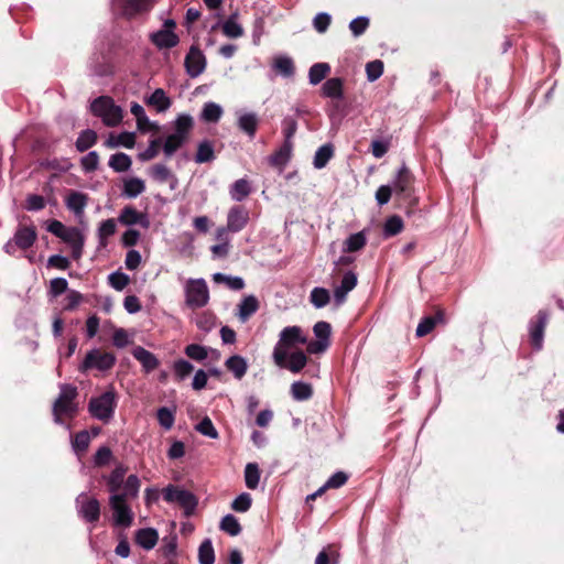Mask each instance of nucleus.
<instances>
[{"instance_id":"f257e3e1","label":"nucleus","mask_w":564,"mask_h":564,"mask_svg":"<svg viewBox=\"0 0 564 564\" xmlns=\"http://www.w3.org/2000/svg\"><path fill=\"white\" fill-rule=\"evenodd\" d=\"M78 390L75 386L63 383L59 386V394L53 403L52 412L54 422L63 423V417L74 419L78 412L76 399Z\"/></svg>"},{"instance_id":"f03ea898","label":"nucleus","mask_w":564,"mask_h":564,"mask_svg":"<svg viewBox=\"0 0 564 564\" xmlns=\"http://www.w3.org/2000/svg\"><path fill=\"white\" fill-rule=\"evenodd\" d=\"M90 111L94 116L101 118L107 127H116L122 120V109L117 106L109 96H100L90 105Z\"/></svg>"},{"instance_id":"7ed1b4c3","label":"nucleus","mask_w":564,"mask_h":564,"mask_svg":"<svg viewBox=\"0 0 564 564\" xmlns=\"http://www.w3.org/2000/svg\"><path fill=\"white\" fill-rule=\"evenodd\" d=\"M117 408V394L110 389L99 397H94L88 402V412L95 419L107 423L115 414Z\"/></svg>"},{"instance_id":"20e7f679","label":"nucleus","mask_w":564,"mask_h":564,"mask_svg":"<svg viewBox=\"0 0 564 564\" xmlns=\"http://www.w3.org/2000/svg\"><path fill=\"white\" fill-rule=\"evenodd\" d=\"M163 498L166 502H176L182 507L186 517L192 516L198 505V500L194 494L174 485H169L163 490Z\"/></svg>"},{"instance_id":"39448f33","label":"nucleus","mask_w":564,"mask_h":564,"mask_svg":"<svg viewBox=\"0 0 564 564\" xmlns=\"http://www.w3.org/2000/svg\"><path fill=\"white\" fill-rule=\"evenodd\" d=\"M37 232L34 226L20 225L12 239L3 247L4 251L13 256L18 249L28 250L36 241Z\"/></svg>"},{"instance_id":"423d86ee","label":"nucleus","mask_w":564,"mask_h":564,"mask_svg":"<svg viewBox=\"0 0 564 564\" xmlns=\"http://www.w3.org/2000/svg\"><path fill=\"white\" fill-rule=\"evenodd\" d=\"M116 356L112 352L102 351L101 349L89 350L79 366V371L86 372L90 369L99 371H108L116 364Z\"/></svg>"},{"instance_id":"0eeeda50","label":"nucleus","mask_w":564,"mask_h":564,"mask_svg":"<svg viewBox=\"0 0 564 564\" xmlns=\"http://www.w3.org/2000/svg\"><path fill=\"white\" fill-rule=\"evenodd\" d=\"M272 358L279 368L288 369L293 373L301 372L308 361V358L303 350H296L289 355V352H282L279 349H273Z\"/></svg>"},{"instance_id":"6e6552de","label":"nucleus","mask_w":564,"mask_h":564,"mask_svg":"<svg viewBox=\"0 0 564 564\" xmlns=\"http://www.w3.org/2000/svg\"><path fill=\"white\" fill-rule=\"evenodd\" d=\"M156 2L158 0H113L120 14L128 20L148 14Z\"/></svg>"},{"instance_id":"1a4fd4ad","label":"nucleus","mask_w":564,"mask_h":564,"mask_svg":"<svg viewBox=\"0 0 564 564\" xmlns=\"http://www.w3.org/2000/svg\"><path fill=\"white\" fill-rule=\"evenodd\" d=\"M414 181L415 177L413 173L405 163H403L397 172L391 186L397 197L401 199H412L414 193Z\"/></svg>"},{"instance_id":"9d476101","label":"nucleus","mask_w":564,"mask_h":564,"mask_svg":"<svg viewBox=\"0 0 564 564\" xmlns=\"http://www.w3.org/2000/svg\"><path fill=\"white\" fill-rule=\"evenodd\" d=\"M209 300V292L203 279L191 280L186 286V304L192 308L205 306Z\"/></svg>"},{"instance_id":"9b49d317","label":"nucleus","mask_w":564,"mask_h":564,"mask_svg":"<svg viewBox=\"0 0 564 564\" xmlns=\"http://www.w3.org/2000/svg\"><path fill=\"white\" fill-rule=\"evenodd\" d=\"M307 343V338L303 335L300 326H288L280 333L279 341L274 349H279L282 352H288L289 349L296 347L297 345H304Z\"/></svg>"},{"instance_id":"f8f14e48","label":"nucleus","mask_w":564,"mask_h":564,"mask_svg":"<svg viewBox=\"0 0 564 564\" xmlns=\"http://www.w3.org/2000/svg\"><path fill=\"white\" fill-rule=\"evenodd\" d=\"M549 322V313L540 310L530 322V344L535 350L543 346L544 332Z\"/></svg>"},{"instance_id":"ddd939ff","label":"nucleus","mask_w":564,"mask_h":564,"mask_svg":"<svg viewBox=\"0 0 564 564\" xmlns=\"http://www.w3.org/2000/svg\"><path fill=\"white\" fill-rule=\"evenodd\" d=\"M109 503L113 511L115 524L122 528H129L133 521V513L127 505V500H123L122 496H111Z\"/></svg>"},{"instance_id":"4468645a","label":"nucleus","mask_w":564,"mask_h":564,"mask_svg":"<svg viewBox=\"0 0 564 564\" xmlns=\"http://www.w3.org/2000/svg\"><path fill=\"white\" fill-rule=\"evenodd\" d=\"M207 61L203 52L196 45H192L185 56L184 66L189 77L195 78L204 73Z\"/></svg>"},{"instance_id":"2eb2a0df","label":"nucleus","mask_w":564,"mask_h":564,"mask_svg":"<svg viewBox=\"0 0 564 564\" xmlns=\"http://www.w3.org/2000/svg\"><path fill=\"white\" fill-rule=\"evenodd\" d=\"M78 512L88 523H96L100 518V503L96 498L82 494L77 498Z\"/></svg>"},{"instance_id":"dca6fc26","label":"nucleus","mask_w":564,"mask_h":564,"mask_svg":"<svg viewBox=\"0 0 564 564\" xmlns=\"http://www.w3.org/2000/svg\"><path fill=\"white\" fill-rule=\"evenodd\" d=\"M249 221V212L245 206H232L227 215V229L231 232L241 231Z\"/></svg>"},{"instance_id":"f3484780","label":"nucleus","mask_w":564,"mask_h":564,"mask_svg":"<svg viewBox=\"0 0 564 564\" xmlns=\"http://www.w3.org/2000/svg\"><path fill=\"white\" fill-rule=\"evenodd\" d=\"M118 220L124 226L140 225L143 228H148L150 225L147 214L138 212L131 205L124 206L121 209Z\"/></svg>"},{"instance_id":"a211bd4d","label":"nucleus","mask_w":564,"mask_h":564,"mask_svg":"<svg viewBox=\"0 0 564 564\" xmlns=\"http://www.w3.org/2000/svg\"><path fill=\"white\" fill-rule=\"evenodd\" d=\"M357 285V274L352 271H347L341 281L334 290V299L337 305L343 304L346 301L347 294L352 291Z\"/></svg>"},{"instance_id":"6ab92c4d","label":"nucleus","mask_w":564,"mask_h":564,"mask_svg":"<svg viewBox=\"0 0 564 564\" xmlns=\"http://www.w3.org/2000/svg\"><path fill=\"white\" fill-rule=\"evenodd\" d=\"M151 42L160 50L172 48L180 42V37L174 31L160 30L150 35Z\"/></svg>"},{"instance_id":"aec40b11","label":"nucleus","mask_w":564,"mask_h":564,"mask_svg":"<svg viewBox=\"0 0 564 564\" xmlns=\"http://www.w3.org/2000/svg\"><path fill=\"white\" fill-rule=\"evenodd\" d=\"M260 307L254 295H248L238 304L237 316L240 322L246 323Z\"/></svg>"},{"instance_id":"412c9836","label":"nucleus","mask_w":564,"mask_h":564,"mask_svg":"<svg viewBox=\"0 0 564 564\" xmlns=\"http://www.w3.org/2000/svg\"><path fill=\"white\" fill-rule=\"evenodd\" d=\"M132 355L142 365L145 372L153 371L160 365V361L155 355L143 347H137Z\"/></svg>"},{"instance_id":"4be33fe9","label":"nucleus","mask_w":564,"mask_h":564,"mask_svg":"<svg viewBox=\"0 0 564 564\" xmlns=\"http://www.w3.org/2000/svg\"><path fill=\"white\" fill-rule=\"evenodd\" d=\"M66 206L68 209L80 216L88 203V195L77 191H70L66 197Z\"/></svg>"},{"instance_id":"5701e85b","label":"nucleus","mask_w":564,"mask_h":564,"mask_svg":"<svg viewBox=\"0 0 564 564\" xmlns=\"http://www.w3.org/2000/svg\"><path fill=\"white\" fill-rule=\"evenodd\" d=\"M444 321V312L438 310L434 315L425 316L416 327V336L424 337L430 334L438 323Z\"/></svg>"},{"instance_id":"b1692460","label":"nucleus","mask_w":564,"mask_h":564,"mask_svg":"<svg viewBox=\"0 0 564 564\" xmlns=\"http://www.w3.org/2000/svg\"><path fill=\"white\" fill-rule=\"evenodd\" d=\"M159 541V533L153 528L139 529L135 532V542L145 550H152Z\"/></svg>"},{"instance_id":"393cba45","label":"nucleus","mask_w":564,"mask_h":564,"mask_svg":"<svg viewBox=\"0 0 564 564\" xmlns=\"http://www.w3.org/2000/svg\"><path fill=\"white\" fill-rule=\"evenodd\" d=\"M322 95L332 99L344 97V80L339 77L328 78L322 86Z\"/></svg>"},{"instance_id":"a878e982","label":"nucleus","mask_w":564,"mask_h":564,"mask_svg":"<svg viewBox=\"0 0 564 564\" xmlns=\"http://www.w3.org/2000/svg\"><path fill=\"white\" fill-rule=\"evenodd\" d=\"M128 471V467L123 464H119L108 477H105L107 480L108 490L115 495L118 494L119 489L123 485L124 476Z\"/></svg>"},{"instance_id":"bb28decb","label":"nucleus","mask_w":564,"mask_h":564,"mask_svg":"<svg viewBox=\"0 0 564 564\" xmlns=\"http://www.w3.org/2000/svg\"><path fill=\"white\" fill-rule=\"evenodd\" d=\"M293 150V142H283L279 150L272 153L269 158V162L272 166L283 167L291 159Z\"/></svg>"},{"instance_id":"cd10ccee","label":"nucleus","mask_w":564,"mask_h":564,"mask_svg":"<svg viewBox=\"0 0 564 564\" xmlns=\"http://www.w3.org/2000/svg\"><path fill=\"white\" fill-rule=\"evenodd\" d=\"M228 371L232 372L236 379L240 380L248 370L246 359L239 355H234L225 361Z\"/></svg>"},{"instance_id":"c85d7f7f","label":"nucleus","mask_w":564,"mask_h":564,"mask_svg":"<svg viewBox=\"0 0 564 564\" xmlns=\"http://www.w3.org/2000/svg\"><path fill=\"white\" fill-rule=\"evenodd\" d=\"M214 142L210 140H204L198 143L197 151L195 154V162L198 164L209 163L215 160Z\"/></svg>"},{"instance_id":"c756f323","label":"nucleus","mask_w":564,"mask_h":564,"mask_svg":"<svg viewBox=\"0 0 564 564\" xmlns=\"http://www.w3.org/2000/svg\"><path fill=\"white\" fill-rule=\"evenodd\" d=\"M149 106L154 107L159 112H164L171 107V99L166 96L164 89L156 88L147 100Z\"/></svg>"},{"instance_id":"7c9ffc66","label":"nucleus","mask_w":564,"mask_h":564,"mask_svg":"<svg viewBox=\"0 0 564 564\" xmlns=\"http://www.w3.org/2000/svg\"><path fill=\"white\" fill-rule=\"evenodd\" d=\"M97 140L98 134L95 130H83L75 142L76 150L83 153L94 147L97 143Z\"/></svg>"},{"instance_id":"2f4dec72","label":"nucleus","mask_w":564,"mask_h":564,"mask_svg":"<svg viewBox=\"0 0 564 564\" xmlns=\"http://www.w3.org/2000/svg\"><path fill=\"white\" fill-rule=\"evenodd\" d=\"M230 196L236 202H242L251 193V185L247 178L237 180L230 187Z\"/></svg>"},{"instance_id":"473e14b6","label":"nucleus","mask_w":564,"mask_h":564,"mask_svg":"<svg viewBox=\"0 0 564 564\" xmlns=\"http://www.w3.org/2000/svg\"><path fill=\"white\" fill-rule=\"evenodd\" d=\"M340 554L334 544L325 546L316 556L315 564H339Z\"/></svg>"},{"instance_id":"72a5a7b5","label":"nucleus","mask_w":564,"mask_h":564,"mask_svg":"<svg viewBox=\"0 0 564 564\" xmlns=\"http://www.w3.org/2000/svg\"><path fill=\"white\" fill-rule=\"evenodd\" d=\"M313 393L311 383L295 381L291 384V394L295 401H307L313 397Z\"/></svg>"},{"instance_id":"f704fd0d","label":"nucleus","mask_w":564,"mask_h":564,"mask_svg":"<svg viewBox=\"0 0 564 564\" xmlns=\"http://www.w3.org/2000/svg\"><path fill=\"white\" fill-rule=\"evenodd\" d=\"M334 156V147L330 143H326L317 149L314 155V167L323 169L327 165L329 160Z\"/></svg>"},{"instance_id":"c9c22d12","label":"nucleus","mask_w":564,"mask_h":564,"mask_svg":"<svg viewBox=\"0 0 564 564\" xmlns=\"http://www.w3.org/2000/svg\"><path fill=\"white\" fill-rule=\"evenodd\" d=\"M223 112V108L218 104L209 101L204 105L200 118L205 122L216 123L221 118Z\"/></svg>"},{"instance_id":"e433bc0d","label":"nucleus","mask_w":564,"mask_h":564,"mask_svg":"<svg viewBox=\"0 0 564 564\" xmlns=\"http://www.w3.org/2000/svg\"><path fill=\"white\" fill-rule=\"evenodd\" d=\"M330 73L328 63H315L308 70V79L312 85L319 84Z\"/></svg>"},{"instance_id":"4c0bfd02","label":"nucleus","mask_w":564,"mask_h":564,"mask_svg":"<svg viewBox=\"0 0 564 564\" xmlns=\"http://www.w3.org/2000/svg\"><path fill=\"white\" fill-rule=\"evenodd\" d=\"M140 479L137 475H130L123 482V491L121 494H115L113 496H122L123 500L129 498H135L140 490Z\"/></svg>"},{"instance_id":"58836bf2","label":"nucleus","mask_w":564,"mask_h":564,"mask_svg":"<svg viewBox=\"0 0 564 564\" xmlns=\"http://www.w3.org/2000/svg\"><path fill=\"white\" fill-rule=\"evenodd\" d=\"M367 243V238L364 231L350 235L344 242L345 252H357L361 250Z\"/></svg>"},{"instance_id":"ea45409f","label":"nucleus","mask_w":564,"mask_h":564,"mask_svg":"<svg viewBox=\"0 0 564 564\" xmlns=\"http://www.w3.org/2000/svg\"><path fill=\"white\" fill-rule=\"evenodd\" d=\"M108 164L115 172H126L131 167L132 161L128 154L118 152L110 156Z\"/></svg>"},{"instance_id":"a19ab883","label":"nucleus","mask_w":564,"mask_h":564,"mask_svg":"<svg viewBox=\"0 0 564 564\" xmlns=\"http://www.w3.org/2000/svg\"><path fill=\"white\" fill-rule=\"evenodd\" d=\"M145 189L144 182L138 177H131L124 181L123 195L129 198H134Z\"/></svg>"},{"instance_id":"79ce46f5","label":"nucleus","mask_w":564,"mask_h":564,"mask_svg":"<svg viewBox=\"0 0 564 564\" xmlns=\"http://www.w3.org/2000/svg\"><path fill=\"white\" fill-rule=\"evenodd\" d=\"M238 127L240 130L246 132L250 138H253L257 128H258V119L254 113H245L238 120Z\"/></svg>"},{"instance_id":"37998d69","label":"nucleus","mask_w":564,"mask_h":564,"mask_svg":"<svg viewBox=\"0 0 564 564\" xmlns=\"http://www.w3.org/2000/svg\"><path fill=\"white\" fill-rule=\"evenodd\" d=\"M404 228L403 220L398 215H392L387 218L383 226V234L386 237H393L400 234Z\"/></svg>"},{"instance_id":"c03bdc74","label":"nucleus","mask_w":564,"mask_h":564,"mask_svg":"<svg viewBox=\"0 0 564 564\" xmlns=\"http://www.w3.org/2000/svg\"><path fill=\"white\" fill-rule=\"evenodd\" d=\"M198 562L199 564L215 563V552L209 539L204 540L198 547Z\"/></svg>"},{"instance_id":"a18cd8bd","label":"nucleus","mask_w":564,"mask_h":564,"mask_svg":"<svg viewBox=\"0 0 564 564\" xmlns=\"http://www.w3.org/2000/svg\"><path fill=\"white\" fill-rule=\"evenodd\" d=\"M156 419L164 430H171L175 422V409L172 410L167 406L159 408L156 411Z\"/></svg>"},{"instance_id":"49530a36","label":"nucleus","mask_w":564,"mask_h":564,"mask_svg":"<svg viewBox=\"0 0 564 564\" xmlns=\"http://www.w3.org/2000/svg\"><path fill=\"white\" fill-rule=\"evenodd\" d=\"M245 481L249 489H256L260 481V469L258 464L248 463L245 468Z\"/></svg>"},{"instance_id":"de8ad7c7","label":"nucleus","mask_w":564,"mask_h":564,"mask_svg":"<svg viewBox=\"0 0 564 564\" xmlns=\"http://www.w3.org/2000/svg\"><path fill=\"white\" fill-rule=\"evenodd\" d=\"M187 140L185 138H182L181 135H178L176 133L170 134L163 144L164 154L167 158L172 156L180 148L183 147V144Z\"/></svg>"},{"instance_id":"09e8293b","label":"nucleus","mask_w":564,"mask_h":564,"mask_svg":"<svg viewBox=\"0 0 564 564\" xmlns=\"http://www.w3.org/2000/svg\"><path fill=\"white\" fill-rule=\"evenodd\" d=\"M223 33L230 39H237L243 35V29L236 21V14L230 15L223 24Z\"/></svg>"},{"instance_id":"8fccbe9b","label":"nucleus","mask_w":564,"mask_h":564,"mask_svg":"<svg viewBox=\"0 0 564 564\" xmlns=\"http://www.w3.org/2000/svg\"><path fill=\"white\" fill-rule=\"evenodd\" d=\"M219 528H220V530L225 531L226 533H228L231 536H236V535L240 534V532L242 530L239 521L232 514L225 516L220 521Z\"/></svg>"},{"instance_id":"3c124183","label":"nucleus","mask_w":564,"mask_h":564,"mask_svg":"<svg viewBox=\"0 0 564 564\" xmlns=\"http://www.w3.org/2000/svg\"><path fill=\"white\" fill-rule=\"evenodd\" d=\"M194 126L193 118L189 115H181L175 120V132L176 134L187 140L188 133Z\"/></svg>"},{"instance_id":"603ef678","label":"nucleus","mask_w":564,"mask_h":564,"mask_svg":"<svg viewBox=\"0 0 564 564\" xmlns=\"http://www.w3.org/2000/svg\"><path fill=\"white\" fill-rule=\"evenodd\" d=\"M310 301L317 308H322V307L326 306L330 301V295H329L328 290H326L324 288H314L311 291Z\"/></svg>"},{"instance_id":"864d4df0","label":"nucleus","mask_w":564,"mask_h":564,"mask_svg":"<svg viewBox=\"0 0 564 564\" xmlns=\"http://www.w3.org/2000/svg\"><path fill=\"white\" fill-rule=\"evenodd\" d=\"M149 173L154 181L161 184L166 183L170 180V177H172L171 170L162 163H158L151 166Z\"/></svg>"},{"instance_id":"5fc2aeb1","label":"nucleus","mask_w":564,"mask_h":564,"mask_svg":"<svg viewBox=\"0 0 564 564\" xmlns=\"http://www.w3.org/2000/svg\"><path fill=\"white\" fill-rule=\"evenodd\" d=\"M274 68L276 72L285 77H290L294 74L295 67L292 58L288 56L276 57L274 61Z\"/></svg>"},{"instance_id":"6e6d98bb","label":"nucleus","mask_w":564,"mask_h":564,"mask_svg":"<svg viewBox=\"0 0 564 564\" xmlns=\"http://www.w3.org/2000/svg\"><path fill=\"white\" fill-rule=\"evenodd\" d=\"M185 355L195 361H203L208 357V349L199 344H189L185 347Z\"/></svg>"},{"instance_id":"4d7b16f0","label":"nucleus","mask_w":564,"mask_h":564,"mask_svg":"<svg viewBox=\"0 0 564 564\" xmlns=\"http://www.w3.org/2000/svg\"><path fill=\"white\" fill-rule=\"evenodd\" d=\"M90 444V435L87 431H80L75 434L72 440V445L75 452L85 453Z\"/></svg>"},{"instance_id":"13d9d810","label":"nucleus","mask_w":564,"mask_h":564,"mask_svg":"<svg viewBox=\"0 0 564 564\" xmlns=\"http://www.w3.org/2000/svg\"><path fill=\"white\" fill-rule=\"evenodd\" d=\"M116 229H117V225H116V221L113 218L104 220L100 224L99 229H98V236L100 239V243L105 246L107 243V241H106L107 238L115 235Z\"/></svg>"},{"instance_id":"bf43d9fd","label":"nucleus","mask_w":564,"mask_h":564,"mask_svg":"<svg viewBox=\"0 0 564 564\" xmlns=\"http://www.w3.org/2000/svg\"><path fill=\"white\" fill-rule=\"evenodd\" d=\"M196 431H198L204 436H208L214 440L219 437V434L209 416H205L200 420V422L196 425Z\"/></svg>"},{"instance_id":"052dcab7","label":"nucleus","mask_w":564,"mask_h":564,"mask_svg":"<svg viewBox=\"0 0 564 564\" xmlns=\"http://www.w3.org/2000/svg\"><path fill=\"white\" fill-rule=\"evenodd\" d=\"M297 131V120L294 117H285L282 121L284 142H293L292 139Z\"/></svg>"},{"instance_id":"680f3d73","label":"nucleus","mask_w":564,"mask_h":564,"mask_svg":"<svg viewBox=\"0 0 564 564\" xmlns=\"http://www.w3.org/2000/svg\"><path fill=\"white\" fill-rule=\"evenodd\" d=\"M173 369L176 378L178 380H183L193 372L194 367L189 361L185 359H178L174 362Z\"/></svg>"},{"instance_id":"e2e57ef3","label":"nucleus","mask_w":564,"mask_h":564,"mask_svg":"<svg viewBox=\"0 0 564 564\" xmlns=\"http://www.w3.org/2000/svg\"><path fill=\"white\" fill-rule=\"evenodd\" d=\"M99 155L96 151H91L80 160L82 169L86 173H91L98 169Z\"/></svg>"},{"instance_id":"0e129e2a","label":"nucleus","mask_w":564,"mask_h":564,"mask_svg":"<svg viewBox=\"0 0 564 564\" xmlns=\"http://www.w3.org/2000/svg\"><path fill=\"white\" fill-rule=\"evenodd\" d=\"M161 147H162L161 138L151 140L148 149L139 154V159L141 161L153 160L159 154Z\"/></svg>"},{"instance_id":"69168bd1","label":"nucleus","mask_w":564,"mask_h":564,"mask_svg":"<svg viewBox=\"0 0 564 564\" xmlns=\"http://www.w3.org/2000/svg\"><path fill=\"white\" fill-rule=\"evenodd\" d=\"M252 503V498L248 492L240 494L231 503L232 510L236 512H247Z\"/></svg>"},{"instance_id":"338daca9","label":"nucleus","mask_w":564,"mask_h":564,"mask_svg":"<svg viewBox=\"0 0 564 564\" xmlns=\"http://www.w3.org/2000/svg\"><path fill=\"white\" fill-rule=\"evenodd\" d=\"M370 21L366 17H358L350 21L349 30L354 34V36L358 37L362 35L367 29L369 28Z\"/></svg>"},{"instance_id":"774afa93","label":"nucleus","mask_w":564,"mask_h":564,"mask_svg":"<svg viewBox=\"0 0 564 564\" xmlns=\"http://www.w3.org/2000/svg\"><path fill=\"white\" fill-rule=\"evenodd\" d=\"M108 280L109 284L117 291H122L130 282V278L120 271L111 273Z\"/></svg>"}]
</instances>
